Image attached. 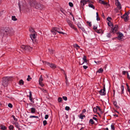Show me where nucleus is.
<instances>
[{
    "label": "nucleus",
    "mask_w": 130,
    "mask_h": 130,
    "mask_svg": "<svg viewBox=\"0 0 130 130\" xmlns=\"http://www.w3.org/2000/svg\"><path fill=\"white\" fill-rule=\"evenodd\" d=\"M89 124L91 125H93L94 124V122L92 119L90 120L89 122Z\"/></svg>",
    "instance_id": "nucleus-22"
},
{
    "label": "nucleus",
    "mask_w": 130,
    "mask_h": 130,
    "mask_svg": "<svg viewBox=\"0 0 130 130\" xmlns=\"http://www.w3.org/2000/svg\"><path fill=\"white\" fill-rule=\"evenodd\" d=\"M10 28L9 27H5V28L4 29V32H5L7 33H7L9 31V30Z\"/></svg>",
    "instance_id": "nucleus-24"
},
{
    "label": "nucleus",
    "mask_w": 130,
    "mask_h": 130,
    "mask_svg": "<svg viewBox=\"0 0 130 130\" xmlns=\"http://www.w3.org/2000/svg\"><path fill=\"white\" fill-rule=\"evenodd\" d=\"M96 20L97 21H99L100 20V18L99 17V13L98 12H97L96 13Z\"/></svg>",
    "instance_id": "nucleus-30"
},
{
    "label": "nucleus",
    "mask_w": 130,
    "mask_h": 130,
    "mask_svg": "<svg viewBox=\"0 0 130 130\" xmlns=\"http://www.w3.org/2000/svg\"><path fill=\"white\" fill-rule=\"evenodd\" d=\"M83 115V114H82V113H81L79 115V116H78V117H79V118L82 119H83L84 118H85V115Z\"/></svg>",
    "instance_id": "nucleus-19"
},
{
    "label": "nucleus",
    "mask_w": 130,
    "mask_h": 130,
    "mask_svg": "<svg viewBox=\"0 0 130 130\" xmlns=\"http://www.w3.org/2000/svg\"><path fill=\"white\" fill-rule=\"evenodd\" d=\"M61 29L62 30V29L61 27H53L52 28L51 30V32L54 35H56V32H57L59 34L64 35L65 34L62 32L60 31Z\"/></svg>",
    "instance_id": "nucleus-2"
},
{
    "label": "nucleus",
    "mask_w": 130,
    "mask_h": 130,
    "mask_svg": "<svg viewBox=\"0 0 130 130\" xmlns=\"http://www.w3.org/2000/svg\"><path fill=\"white\" fill-rule=\"evenodd\" d=\"M118 25H115L113 28H112V32H113L114 34L118 30Z\"/></svg>",
    "instance_id": "nucleus-12"
},
{
    "label": "nucleus",
    "mask_w": 130,
    "mask_h": 130,
    "mask_svg": "<svg viewBox=\"0 0 130 130\" xmlns=\"http://www.w3.org/2000/svg\"><path fill=\"white\" fill-rule=\"evenodd\" d=\"M39 83V84L40 85V86L41 87H43L44 86V84H43V83H42V82Z\"/></svg>",
    "instance_id": "nucleus-52"
},
{
    "label": "nucleus",
    "mask_w": 130,
    "mask_h": 130,
    "mask_svg": "<svg viewBox=\"0 0 130 130\" xmlns=\"http://www.w3.org/2000/svg\"><path fill=\"white\" fill-rule=\"evenodd\" d=\"M99 0V3L101 4H103L104 5H106L107 4V3L105 2H104V1L101 0Z\"/></svg>",
    "instance_id": "nucleus-26"
},
{
    "label": "nucleus",
    "mask_w": 130,
    "mask_h": 130,
    "mask_svg": "<svg viewBox=\"0 0 130 130\" xmlns=\"http://www.w3.org/2000/svg\"><path fill=\"white\" fill-rule=\"evenodd\" d=\"M3 80L8 82L9 81L12 80L13 78L11 77H6L3 78Z\"/></svg>",
    "instance_id": "nucleus-10"
},
{
    "label": "nucleus",
    "mask_w": 130,
    "mask_h": 130,
    "mask_svg": "<svg viewBox=\"0 0 130 130\" xmlns=\"http://www.w3.org/2000/svg\"><path fill=\"white\" fill-rule=\"evenodd\" d=\"M8 82L6 81H5L3 80H2V85L4 87H5L7 85Z\"/></svg>",
    "instance_id": "nucleus-15"
},
{
    "label": "nucleus",
    "mask_w": 130,
    "mask_h": 130,
    "mask_svg": "<svg viewBox=\"0 0 130 130\" xmlns=\"http://www.w3.org/2000/svg\"><path fill=\"white\" fill-rule=\"evenodd\" d=\"M1 128L3 130H6L7 129V128L5 126L3 125L1 126Z\"/></svg>",
    "instance_id": "nucleus-28"
},
{
    "label": "nucleus",
    "mask_w": 130,
    "mask_h": 130,
    "mask_svg": "<svg viewBox=\"0 0 130 130\" xmlns=\"http://www.w3.org/2000/svg\"><path fill=\"white\" fill-rule=\"evenodd\" d=\"M87 23H88V24L89 25V26L90 27L91 26V22H89V21H88L87 22Z\"/></svg>",
    "instance_id": "nucleus-54"
},
{
    "label": "nucleus",
    "mask_w": 130,
    "mask_h": 130,
    "mask_svg": "<svg viewBox=\"0 0 130 130\" xmlns=\"http://www.w3.org/2000/svg\"><path fill=\"white\" fill-rule=\"evenodd\" d=\"M113 104L114 106L117 109L119 108V107L117 105V103L116 101H113Z\"/></svg>",
    "instance_id": "nucleus-17"
},
{
    "label": "nucleus",
    "mask_w": 130,
    "mask_h": 130,
    "mask_svg": "<svg viewBox=\"0 0 130 130\" xmlns=\"http://www.w3.org/2000/svg\"><path fill=\"white\" fill-rule=\"evenodd\" d=\"M107 36L108 38H110L111 37V35L110 33H109L107 34Z\"/></svg>",
    "instance_id": "nucleus-40"
},
{
    "label": "nucleus",
    "mask_w": 130,
    "mask_h": 130,
    "mask_svg": "<svg viewBox=\"0 0 130 130\" xmlns=\"http://www.w3.org/2000/svg\"><path fill=\"white\" fill-rule=\"evenodd\" d=\"M86 112V110L85 109H84L82 110V114H83V113H85Z\"/></svg>",
    "instance_id": "nucleus-60"
},
{
    "label": "nucleus",
    "mask_w": 130,
    "mask_h": 130,
    "mask_svg": "<svg viewBox=\"0 0 130 130\" xmlns=\"http://www.w3.org/2000/svg\"><path fill=\"white\" fill-rule=\"evenodd\" d=\"M80 28L83 32L85 31V30L84 28L81 27Z\"/></svg>",
    "instance_id": "nucleus-59"
},
{
    "label": "nucleus",
    "mask_w": 130,
    "mask_h": 130,
    "mask_svg": "<svg viewBox=\"0 0 130 130\" xmlns=\"http://www.w3.org/2000/svg\"><path fill=\"white\" fill-rule=\"evenodd\" d=\"M111 18L110 17H108L107 18V20L108 21H109V22H110L111 20Z\"/></svg>",
    "instance_id": "nucleus-50"
},
{
    "label": "nucleus",
    "mask_w": 130,
    "mask_h": 130,
    "mask_svg": "<svg viewBox=\"0 0 130 130\" xmlns=\"http://www.w3.org/2000/svg\"><path fill=\"white\" fill-rule=\"evenodd\" d=\"M88 6L92 8L93 9H95V7L92 4H89L88 5Z\"/></svg>",
    "instance_id": "nucleus-34"
},
{
    "label": "nucleus",
    "mask_w": 130,
    "mask_h": 130,
    "mask_svg": "<svg viewBox=\"0 0 130 130\" xmlns=\"http://www.w3.org/2000/svg\"><path fill=\"white\" fill-rule=\"evenodd\" d=\"M121 94H123L124 93L123 91H124V86L123 85H122L121 86Z\"/></svg>",
    "instance_id": "nucleus-33"
},
{
    "label": "nucleus",
    "mask_w": 130,
    "mask_h": 130,
    "mask_svg": "<svg viewBox=\"0 0 130 130\" xmlns=\"http://www.w3.org/2000/svg\"><path fill=\"white\" fill-rule=\"evenodd\" d=\"M96 107L97 108V110H99L100 111H101V109H100V107L98 106H96Z\"/></svg>",
    "instance_id": "nucleus-51"
},
{
    "label": "nucleus",
    "mask_w": 130,
    "mask_h": 130,
    "mask_svg": "<svg viewBox=\"0 0 130 130\" xmlns=\"http://www.w3.org/2000/svg\"><path fill=\"white\" fill-rule=\"evenodd\" d=\"M4 30L3 28H0V36H2L4 35Z\"/></svg>",
    "instance_id": "nucleus-16"
},
{
    "label": "nucleus",
    "mask_w": 130,
    "mask_h": 130,
    "mask_svg": "<svg viewBox=\"0 0 130 130\" xmlns=\"http://www.w3.org/2000/svg\"><path fill=\"white\" fill-rule=\"evenodd\" d=\"M41 90L44 92L46 93L47 92V91L46 90L44 89L43 88H41Z\"/></svg>",
    "instance_id": "nucleus-41"
},
{
    "label": "nucleus",
    "mask_w": 130,
    "mask_h": 130,
    "mask_svg": "<svg viewBox=\"0 0 130 130\" xmlns=\"http://www.w3.org/2000/svg\"><path fill=\"white\" fill-rule=\"evenodd\" d=\"M92 119H93L96 121L97 122L98 121V119L96 118L95 117H93L92 118Z\"/></svg>",
    "instance_id": "nucleus-62"
},
{
    "label": "nucleus",
    "mask_w": 130,
    "mask_h": 130,
    "mask_svg": "<svg viewBox=\"0 0 130 130\" xmlns=\"http://www.w3.org/2000/svg\"><path fill=\"white\" fill-rule=\"evenodd\" d=\"M14 31L12 29H10V28L9 30V31L7 33V34H9L10 35H12L14 33Z\"/></svg>",
    "instance_id": "nucleus-14"
},
{
    "label": "nucleus",
    "mask_w": 130,
    "mask_h": 130,
    "mask_svg": "<svg viewBox=\"0 0 130 130\" xmlns=\"http://www.w3.org/2000/svg\"><path fill=\"white\" fill-rule=\"evenodd\" d=\"M65 109L67 110H69L70 109V107L68 106H67L65 107Z\"/></svg>",
    "instance_id": "nucleus-53"
},
{
    "label": "nucleus",
    "mask_w": 130,
    "mask_h": 130,
    "mask_svg": "<svg viewBox=\"0 0 130 130\" xmlns=\"http://www.w3.org/2000/svg\"><path fill=\"white\" fill-rule=\"evenodd\" d=\"M62 98L63 100L65 101H67V98L66 96H63L62 97Z\"/></svg>",
    "instance_id": "nucleus-49"
},
{
    "label": "nucleus",
    "mask_w": 130,
    "mask_h": 130,
    "mask_svg": "<svg viewBox=\"0 0 130 130\" xmlns=\"http://www.w3.org/2000/svg\"><path fill=\"white\" fill-rule=\"evenodd\" d=\"M88 2L89 3H93L90 0H81L80 1V3L82 5H83V6H84Z\"/></svg>",
    "instance_id": "nucleus-8"
},
{
    "label": "nucleus",
    "mask_w": 130,
    "mask_h": 130,
    "mask_svg": "<svg viewBox=\"0 0 130 130\" xmlns=\"http://www.w3.org/2000/svg\"><path fill=\"white\" fill-rule=\"evenodd\" d=\"M30 4L31 6L35 7V8L39 9L42 10L45 8V7L40 3H38L35 1H32L30 2Z\"/></svg>",
    "instance_id": "nucleus-1"
},
{
    "label": "nucleus",
    "mask_w": 130,
    "mask_h": 130,
    "mask_svg": "<svg viewBox=\"0 0 130 130\" xmlns=\"http://www.w3.org/2000/svg\"><path fill=\"white\" fill-rule=\"evenodd\" d=\"M129 13L128 12H126L121 17V18L124 19V20L125 22H127L129 18L128 15Z\"/></svg>",
    "instance_id": "nucleus-5"
},
{
    "label": "nucleus",
    "mask_w": 130,
    "mask_h": 130,
    "mask_svg": "<svg viewBox=\"0 0 130 130\" xmlns=\"http://www.w3.org/2000/svg\"><path fill=\"white\" fill-rule=\"evenodd\" d=\"M123 34L122 33L120 32L119 33V35L118 36V37L119 38L121 39L122 38V37H123Z\"/></svg>",
    "instance_id": "nucleus-31"
},
{
    "label": "nucleus",
    "mask_w": 130,
    "mask_h": 130,
    "mask_svg": "<svg viewBox=\"0 0 130 130\" xmlns=\"http://www.w3.org/2000/svg\"><path fill=\"white\" fill-rule=\"evenodd\" d=\"M95 31L98 33H100L101 31V30L100 29L99 30L97 29Z\"/></svg>",
    "instance_id": "nucleus-45"
},
{
    "label": "nucleus",
    "mask_w": 130,
    "mask_h": 130,
    "mask_svg": "<svg viewBox=\"0 0 130 130\" xmlns=\"http://www.w3.org/2000/svg\"><path fill=\"white\" fill-rule=\"evenodd\" d=\"M46 64L49 66L51 68L53 69H55L56 68V65L53 63H50L49 62H46Z\"/></svg>",
    "instance_id": "nucleus-9"
},
{
    "label": "nucleus",
    "mask_w": 130,
    "mask_h": 130,
    "mask_svg": "<svg viewBox=\"0 0 130 130\" xmlns=\"http://www.w3.org/2000/svg\"><path fill=\"white\" fill-rule=\"evenodd\" d=\"M115 4L119 9H121L122 8L121 4L118 0H117Z\"/></svg>",
    "instance_id": "nucleus-13"
},
{
    "label": "nucleus",
    "mask_w": 130,
    "mask_h": 130,
    "mask_svg": "<svg viewBox=\"0 0 130 130\" xmlns=\"http://www.w3.org/2000/svg\"><path fill=\"white\" fill-rule=\"evenodd\" d=\"M83 60H84L83 62H81L80 61H79V63L80 64L82 65L84 64L85 62H87L88 61L86 59V56L84 55L83 58Z\"/></svg>",
    "instance_id": "nucleus-11"
},
{
    "label": "nucleus",
    "mask_w": 130,
    "mask_h": 130,
    "mask_svg": "<svg viewBox=\"0 0 130 130\" xmlns=\"http://www.w3.org/2000/svg\"><path fill=\"white\" fill-rule=\"evenodd\" d=\"M69 6L71 7H73V3H72L70 2L69 3Z\"/></svg>",
    "instance_id": "nucleus-46"
},
{
    "label": "nucleus",
    "mask_w": 130,
    "mask_h": 130,
    "mask_svg": "<svg viewBox=\"0 0 130 130\" xmlns=\"http://www.w3.org/2000/svg\"><path fill=\"white\" fill-rule=\"evenodd\" d=\"M43 123L44 126H45L47 123V121L46 120H45L43 121Z\"/></svg>",
    "instance_id": "nucleus-43"
},
{
    "label": "nucleus",
    "mask_w": 130,
    "mask_h": 130,
    "mask_svg": "<svg viewBox=\"0 0 130 130\" xmlns=\"http://www.w3.org/2000/svg\"><path fill=\"white\" fill-rule=\"evenodd\" d=\"M21 48L25 52L30 51L32 50V48L30 46L24 45H21Z\"/></svg>",
    "instance_id": "nucleus-4"
},
{
    "label": "nucleus",
    "mask_w": 130,
    "mask_h": 130,
    "mask_svg": "<svg viewBox=\"0 0 130 130\" xmlns=\"http://www.w3.org/2000/svg\"><path fill=\"white\" fill-rule=\"evenodd\" d=\"M29 118H38V116H30Z\"/></svg>",
    "instance_id": "nucleus-39"
},
{
    "label": "nucleus",
    "mask_w": 130,
    "mask_h": 130,
    "mask_svg": "<svg viewBox=\"0 0 130 130\" xmlns=\"http://www.w3.org/2000/svg\"><path fill=\"white\" fill-rule=\"evenodd\" d=\"M28 78H27V81H29V79H31V77H30V76L29 75H28Z\"/></svg>",
    "instance_id": "nucleus-56"
},
{
    "label": "nucleus",
    "mask_w": 130,
    "mask_h": 130,
    "mask_svg": "<svg viewBox=\"0 0 130 130\" xmlns=\"http://www.w3.org/2000/svg\"><path fill=\"white\" fill-rule=\"evenodd\" d=\"M99 92V94L101 95H104L106 94V92L105 85L104 86L103 89L100 90Z\"/></svg>",
    "instance_id": "nucleus-7"
},
{
    "label": "nucleus",
    "mask_w": 130,
    "mask_h": 130,
    "mask_svg": "<svg viewBox=\"0 0 130 130\" xmlns=\"http://www.w3.org/2000/svg\"><path fill=\"white\" fill-rule=\"evenodd\" d=\"M93 29L94 30L96 29H97V27L95 26H93Z\"/></svg>",
    "instance_id": "nucleus-63"
},
{
    "label": "nucleus",
    "mask_w": 130,
    "mask_h": 130,
    "mask_svg": "<svg viewBox=\"0 0 130 130\" xmlns=\"http://www.w3.org/2000/svg\"><path fill=\"white\" fill-rule=\"evenodd\" d=\"M48 117V115H45V119H47Z\"/></svg>",
    "instance_id": "nucleus-61"
},
{
    "label": "nucleus",
    "mask_w": 130,
    "mask_h": 130,
    "mask_svg": "<svg viewBox=\"0 0 130 130\" xmlns=\"http://www.w3.org/2000/svg\"><path fill=\"white\" fill-rule=\"evenodd\" d=\"M94 62L96 63L97 64H98L99 63H101V61H98L97 62L95 61Z\"/></svg>",
    "instance_id": "nucleus-57"
},
{
    "label": "nucleus",
    "mask_w": 130,
    "mask_h": 130,
    "mask_svg": "<svg viewBox=\"0 0 130 130\" xmlns=\"http://www.w3.org/2000/svg\"><path fill=\"white\" fill-rule=\"evenodd\" d=\"M24 82L22 79H21L19 81V84L21 85H23Z\"/></svg>",
    "instance_id": "nucleus-27"
},
{
    "label": "nucleus",
    "mask_w": 130,
    "mask_h": 130,
    "mask_svg": "<svg viewBox=\"0 0 130 130\" xmlns=\"http://www.w3.org/2000/svg\"><path fill=\"white\" fill-rule=\"evenodd\" d=\"M127 90L128 91L129 93V95H130V89L129 88V87L128 88H127Z\"/></svg>",
    "instance_id": "nucleus-58"
},
{
    "label": "nucleus",
    "mask_w": 130,
    "mask_h": 130,
    "mask_svg": "<svg viewBox=\"0 0 130 130\" xmlns=\"http://www.w3.org/2000/svg\"><path fill=\"white\" fill-rule=\"evenodd\" d=\"M60 10L64 14L66 15L65 13L66 12V11L63 8H61L60 9Z\"/></svg>",
    "instance_id": "nucleus-20"
},
{
    "label": "nucleus",
    "mask_w": 130,
    "mask_h": 130,
    "mask_svg": "<svg viewBox=\"0 0 130 130\" xmlns=\"http://www.w3.org/2000/svg\"><path fill=\"white\" fill-rule=\"evenodd\" d=\"M31 112L32 113H34L35 112L36 109L34 108H31L30 109Z\"/></svg>",
    "instance_id": "nucleus-23"
},
{
    "label": "nucleus",
    "mask_w": 130,
    "mask_h": 130,
    "mask_svg": "<svg viewBox=\"0 0 130 130\" xmlns=\"http://www.w3.org/2000/svg\"><path fill=\"white\" fill-rule=\"evenodd\" d=\"M83 68L84 69H86L87 68H88V66H83Z\"/></svg>",
    "instance_id": "nucleus-64"
},
{
    "label": "nucleus",
    "mask_w": 130,
    "mask_h": 130,
    "mask_svg": "<svg viewBox=\"0 0 130 130\" xmlns=\"http://www.w3.org/2000/svg\"><path fill=\"white\" fill-rule=\"evenodd\" d=\"M114 124H112L111 125V129L112 130H115V128L114 127Z\"/></svg>",
    "instance_id": "nucleus-36"
},
{
    "label": "nucleus",
    "mask_w": 130,
    "mask_h": 130,
    "mask_svg": "<svg viewBox=\"0 0 130 130\" xmlns=\"http://www.w3.org/2000/svg\"><path fill=\"white\" fill-rule=\"evenodd\" d=\"M103 71V69L102 68H101L97 71L98 73H102Z\"/></svg>",
    "instance_id": "nucleus-25"
},
{
    "label": "nucleus",
    "mask_w": 130,
    "mask_h": 130,
    "mask_svg": "<svg viewBox=\"0 0 130 130\" xmlns=\"http://www.w3.org/2000/svg\"><path fill=\"white\" fill-rule=\"evenodd\" d=\"M43 80V79L42 78V75H41L40 77L39 80V83L41 82Z\"/></svg>",
    "instance_id": "nucleus-38"
},
{
    "label": "nucleus",
    "mask_w": 130,
    "mask_h": 130,
    "mask_svg": "<svg viewBox=\"0 0 130 130\" xmlns=\"http://www.w3.org/2000/svg\"><path fill=\"white\" fill-rule=\"evenodd\" d=\"M29 31L31 33H36L34 29L32 27L30 28H29Z\"/></svg>",
    "instance_id": "nucleus-18"
},
{
    "label": "nucleus",
    "mask_w": 130,
    "mask_h": 130,
    "mask_svg": "<svg viewBox=\"0 0 130 130\" xmlns=\"http://www.w3.org/2000/svg\"><path fill=\"white\" fill-rule=\"evenodd\" d=\"M66 21L67 23L71 28L77 32H79L77 29L75 27V25L73 24V22L71 21L68 19H67Z\"/></svg>",
    "instance_id": "nucleus-3"
},
{
    "label": "nucleus",
    "mask_w": 130,
    "mask_h": 130,
    "mask_svg": "<svg viewBox=\"0 0 130 130\" xmlns=\"http://www.w3.org/2000/svg\"><path fill=\"white\" fill-rule=\"evenodd\" d=\"M62 101V99L61 97H59L58 98V101L59 102H61Z\"/></svg>",
    "instance_id": "nucleus-37"
},
{
    "label": "nucleus",
    "mask_w": 130,
    "mask_h": 130,
    "mask_svg": "<svg viewBox=\"0 0 130 130\" xmlns=\"http://www.w3.org/2000/svg\"><path fill=\"white\" fill-rule=\"evenodd\" d=\"M12 117L14 119V120L15 121H17V120H18L17 119V118H15V117L13 115L12 116Z\"/></svg>",
    "instance_id": "nucleus-48"
},
{
    "label": "nucleus",
    "mask_w": 130,
    "mask_h": 130,
    "mask_svg": "<svg viewBox=\"0 0 130 130\" xmlns=\"http://www.w3.org/2000/svg\"><path fill=\"white\" fill-rule=\"evenodd\" d=\"M12 20L14 21H16L17 20V19L16 18L15 16H13L12 17Z\"/></svg>",
    "instance_id": "nucleus-32"
},
{
    "label": "nucleus",
    "mask_w": 130,
    "mask_h": 130,
    "mask_svg": "<svg viewBox=\"0 0 130 130\" xmlns=\"http://www.w3.org/2000/svg\"><path fill=\"white\" fill-rule=\"evenodd\" d=\"M15 127L18 128L19 130L20 129V128L19 127V124L17 122H15L14 123Z\"/></svg>",
    "instance_id": "nucleus-29"
},
{
    "label": "nucleus",
    "mask_w": 130,
    "mask_h": 130,
    "mask_svg": "<svg viewBox=\"0 0 130 130\" xmlns=\"http://www.w3.org/2000/svg\"><path fill=\"white\" fill-rule=\"evenodd\" d=\"M93 111L94 112H96L97 111V107H94L93 109Z\"/></svg>",
    "instance_id": "nucleus-42"
},
{
    "label": "nucleus",
    "mask_w": 130,
    "mask_h": 130,
    "mask_svg": "<svg viewBox=\"0 0 130 130\" xmlns=\"http://www.w3.org/2000/svg\"><path fill=\"white\" fill-rule=\"evenodd\" d=\"M59 68L60 69V70L61 71H63V73H64V74L65 75L66 78H67V75H66V73H65V72L64 71V70L63 69H61V68H60V67Z\"/></svg>",
    "instance_id": "nucleus-21"
},
{
    "label": "nucleus",
    "mask_w": 130,
    "mask_h": 130,
    "mask_svg": "<svg viewBox=\"0 0 130 130\" xmlns=\"http://www.w3.org/2000/svg\"><path fill=\"white\" fill-rule=\"evenodd\" d=\"M36 33H34L33 34H31L30 35V37L34 43L37 42V41L35 40L36 38Z\"/></svg>",
    "instance_id": "nucleus-6"
},
{
    "label": "nucleus",
    "mask_w": 130,
    "mask_h": 130,
    "mask_svg": "<svg viewBox=\"0 0 130 130\" xmlns=\"http://www.w3.org/2000/svg\"><path fill=\"white\" fill-rule=\"evenodd\" d=\"M29 99L31 102H32L33 103H34V101L33 100V98L32 97V96L29 97Z\"/></svg>",
    "instance_id": "nucleus-44"
},
{
    "label": "nucleus",
    "mask_w": 130,
    "mask_h": 130,
    "mask_svg": "<svg viewBox=\"0 0 130 130\" xmlns=\"http://www.w3.org/2000/svg\"><path fill=\"white\" fill-rule=\"evenodd\" d=\"M77 25L78 27L79 28H80L81 27V24H80L79 23H78V24Z\"/></svg>",
    "instance_id": "nucleus-55"
},
{
    "label": "nucleus",
    "mask_w": 130,
    "mask_h": 130,
    "mask_svg": "<svg viewBox=\"0 0 130 130\" xmlns=\"http://www.w3.org/2000/svg\"><path fill=\"white\" fill-rule=\"evenodd\" d=\"M8 106L10 108H12L13 106L12 105L11 103H9L8 104Z\"/></svg>",
    "instance_id": "nucleus-47"
},
{
    "label": "nucleus",
    "mask_w": 130,
    "mask_h": 130,
    "mask_svg": "<svg viewBox=\"0 0 130 130\" xmlns=\"http://www.w3.org/2000/svg\"><path fill=\"white\" fill-rule=\"evenodd\" d=\"M9 129L10 130H13L14 127L13 125H10L9 127Z\"/></svg>",
    "instance_id": "nucleus-35"
}]
</instances>
